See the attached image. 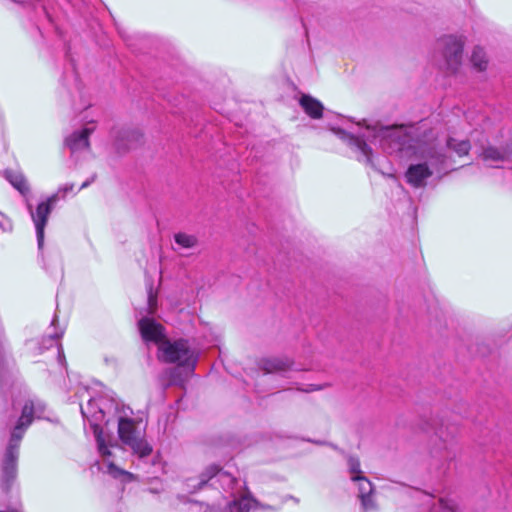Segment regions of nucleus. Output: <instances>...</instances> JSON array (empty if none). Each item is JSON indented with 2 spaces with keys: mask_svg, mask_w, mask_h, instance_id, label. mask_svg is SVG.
Returning a JSON list of instances; mask_svg holds the SVG:
<instances>
[{
  "mask_svg": "<svg viewBox=\"0 0 512 512\" xmlns=\"http://www.w3.org/2000/svg\"><path fill=\"white\" fill-rule=\"evenodd\" d=\"M84 393L89 394V390L87 387H82L76 392V396L79 398H83Z\"/></svg>",
  "mask_w": 512,
  "mask_h": 512,
  "instance_id": "29",
  "label": "nucleus"
},
{
  "mask_svg": "<svg viewBox=\"0 0 512 512\" xmlns=\"http://www.w3.org/2000/svg\"><path fill=\"white\" fill-rule=\"evenodd\" d=\"M310 388L309 389H305L304 391L305 392H310V391H315V390H318L320 389V387L316 386V385H309Z\"/></svg>",
  "mask_w": 512,
  "mask_h": 512,
  "instance_id": "31",
  "label": "nucleus"
},
{
  "mask_svg": "<svg viewBox=\"0 0 512 512\" xmlns=\"http://www.w3.org/2000/svg\"><path fill=\"white\" fill-rule=\"evenodd\" d=\"M457 428L455 426L444 425L441 423L440 427L436 430V435L441 444L439 447L432 449L431 454L433 458L452 460L455 457L454 451V438Z\"/></svg>",
  "mask_w": 512,
  "mask_h": 512,
  "instance_id": "9",
  "label": "nucleus"
},
{
  "mask_svg": "<svg viewBox=\"0 0 512 512\" xmlns=\"http://www.w3.org/2000/svg\"><path fill=\"white\" fill-rule=\"evenodd\" d=\"M65 57L67 64L65 66L63 72V85L67 87L68 92L72 94V89L75 90L80 97H82V82L79 79L78 72L76 70L75 60L71 55V46L68 43H65Z\"/></svg>",
  "mask_w": 512,
  "mask_h": 512,
  "instance_id": "12",
  "label": "nucleus"
},
{
  "mask_svg": "<svg viewBox=\"0 0 512 512\" xmlns=\"http://www.w3.org/2000/svg\"><path fill=\"white\" fill-rule=\"evenodd\" d=\"M45 411L46 405L42 400L36 397L28 399L10 432L8 443L0 460V489L5 497L9 496L17 479L20 444L25 432L35 419L46 418Z\"/></svg>",
  "mask_w": 512,
  "mask_h": 512,
  "instance_id": "3",
  "label": "nucleus"
},
{
  "mask_svg": "<svg viewBox=\"0 0 512 512\" xmlns=\"http://www.w3.org/2000/svg\"><path fill=\"white\" fill-rule=\"evenodd\" d=\"M480 156L483 161L491 163L512 161V142L506 143L501 147H495L492 145L483 147Z\"/></svg>",
  "mask_w": 512,
  "mask_h": 512,
  "instance_id": "14",
  "label": "nucleus"
},
{
  "mask_svg": "<svg viewBox=\"0 0 512 512\" xmlns=\"http://www.w3.org/2000/svg\"><path fill=\"white\" fill-rule=\"evenodd\" d=\"M447 147L453 150L458 156L467 155L471 149V145L468 140L457 141L452 137L447 139Z\"/></svg>",
  "mask_w": 512,
  "mask_h": 512,
  "instance_id": "21",
  "label": "nucleus"
},
{
  "mask_svg": "<svg viewBox=\"0 0 512 512\" xmlns=\"http://www.w3.org/2000/svg\"><path fill=\"white\" fill-rule=\"evenodd\" d=\"M74 189L73 183H67L63 186H60L55 194H58V200L60 198H65L66 194L72 192Z\"/></svg>",
  "mask_w": 512,
  "mask_h": 512,
  "instance_id": "24",
  "label": "nucleus"
},
{
  "mask_svg": "<svg viewBox=\"0 0 512 512\" xmlns=\"http://www.w3.org/2000/svg\"><path fill=\"white\" fill-rule=\"evenodd\" d=\"M440 508L444 512H456L455 505L452 501L441 498L439 500Z\"/></svg>",
  "mask_w": 512,
  "mask_h": 512,
  "instance_id": "25",
  "label": "nucleus"
},
{
  "mask_svg": "<svg viewBox=\"0 0 512 512\" xmlns=\"http://www.w3.org/2000/svg\"><path fill=\"white\" fill-rule=\"evenodd\" d=\"M174 241L180 248L190 249L197 244V238L194 235L178 232L174 235Z\"/></svg>",
  "mask_w": 512,
  "mask_h": 512,
  "instance_id": "22",
  "label": "nucleus"
},
{
  "mask_svg": "<svg viewBox=\"0 0 512 512\" xmlns=\"http://www.w3.org/2000/svg\"><path fill=\"white\" fill-rule=\"evenodd\" d=\"M94 131V127H85L80 131H74L71 135L66 137L65 145L69 148L72 154L89 148V136Z\"/></svg>",
  "mask_w": 512,
  "mask_h": 512,
  "instance_id": "15",
  "label": "nucleus"
},
{
  "mask_svg": "<svg viewBox=\"0 0 512 512\" xmlns=\"http://www.w3.org/2000/svg\"><path fill=\"white\" fill-rule=\"evenodd\" d=\"M63 335L62 329H57L55 332L43 336L39 340H30L27 342V346L29 349L33 350L35 355L42 354L45 350H48L52 347H56L57 349V356L59 362L62 364L65 361L64 352L62 349V346L60 344V338Z\"/></svg>",
  "mask_w": 512,
  "mask_h": 512,
  "instance_id": "10",
  "label": "nucleus"
},
{
  "mask_svg": "<svg viewBox=\"0 0 512 512\" xmlns=\"http://www.w3.org/2000/svg\"><path fill=\"white\" fill-rule=\"evenodd\" d=\"M471 63L478 71H484L487 67V58L483 48L476 46L471 55Z\"/></svg>",
  "mask_w": 512,
  "mask_h": 512,
  "instance_id": "20",
  "label": "nucleus"
},
{
  "mask_svg": "<svg viewBox=\"0 0 512 512\" xmlns=\"http://www.w3.org/2000/svg\"><path fill=\"white\" fill-rule=\"evenodd\" d=\"M198 352L192 349L186 339L170 340L166 339L160 343L157 357L161 362L177 364V368H171L166 371L169 375L167 385H176L181 382L179 369L184 368L189 372H194L198 362Z\"/></svg>",
  "mask_w": 512,
  "mask_h": 512,
  "instance_id": "6",
  "label": "nucleus"
},
{
  "mask_svg": "<svg viewBox=\"0 0 512 512\" xmlns=\"http://www.w3.org/2000/svg\"><path fill=\"white\" fill-rule=\"evenodd\" d=\"M0 512H22V505L17 498L7 510H0Z\"/></svg>",
  "mask_w": 512,
  "mask_h": 512,
  "instance_id": "27",
  "label": "nucleus"
},
{
  "mask_svg": "<svg viewBox=\"0 0 512 512\" xmlns=\"http://www.w3.org/2000/svg\"><path fill=\"white\" fill-rule=\"evenodd\" d=\"M290 367V363L287 360L279 358H269L262 362V368L266 373H279L284 372Z\"/></svg>",
  "mask_w": 512,
  "mask_h": 512,
  "instance_id": "19",
  "label": "nucleus"
},
{
  "mask_svg": "<svg viewBox=\"0 0 512 512\" xmlns=\"http://www.w3.org/2000/svg\"><path fill=\"white\" fill-rule=\"evenodd\" d=\"M43 10L48 18V20L54 24L55 26V29H56V32L58 33V35L63 38V32L61 30V28L59 27V24L53 19V17L51 16L50 12L48 11V7L47 6H43Z\"/></svg>",
  "mask_w": 512,
  "mask_h": 512,
  "instance_id": "26",
  "label": "nucleus"
},
{
  "mask_svg": "<svg viewBox=\"0 0 512 512\" xmlns=\"http://www.w3.org/2000/svg\"><path fill=\"white\" fill-rule=\"evenodd\" d=\"M351 479L358 482V497L361 500L363 509L365 511L373 509L375 505L371 498V494L373 492L372 483L363 475L352 476Z\"/></svg>",
  "mask_w": 512,
  "mask_h": 512,
  "instance_id": "16",
  "label": "nucleus"
},
{
  "mask_svg": "<svg viewBox=\"0 0 512 512\" xmlns=\"http://www.w3.org/2000/svg\"><path fill=\"white\" fill-rule=\"evenodd\" d=\"M119 33H120L121 37H122L124 40H127L124 34H122L120 31H119Z\"/></svg>",
  "mask_w": 512,
  "mask_h": 512,
  "instance_id": "35",
  "label": "nucleus"
},
{
  "mask_svg": "<svg viewBox=\"0 0 512 512\" xmlns=\"http://www.w3.org/2000/svg\"><path fill=\"white\" fill-rule=\"evenodd\" d=\"M299 104L304 112L313 119H320L323 115L324 107L322 103L310 95H302Z\"/></svg>",
  "mask_w": 512,
  "mask_h": 512,
  "instance_id": "17",
  "label": "nucleus"
},
{
  "mask_svg": "<svg viewBox=\"0 0 512 512\" xmlns=\"http://www.w3.org/2000/svg\"><path fill=\"white\" fill-rule=\"evenodd\" d=\"M208 486L217 490L221 489L232 497V500L228 503L229 512H249L257 504L244 481L237 479L217 465L208 466L201 473L198 480L194 478L186 480V487L191 493Z\"/></svg>",
  "mask_w": 512,
  "mask_h": 512,
  "instance_id": "4",
  "label": "nucleus"
},
{
  "mask_svg": "<svg viewBox=\"0 0 512 512\" xmlns=\"http://www.w3.org/2000/svg\"><path fill=\"white\" fill-rule=\"evenodd\" d=\"M332 131L353 150L359 161L379 172L381 169L373 158L370 144L379 145L386 154L407 160L418 151L420 146L426 144L414 139L403 128L392 126H365L358 134L347 132L342 128H333Z\"/></svg>",
  "mask_w": 512,
  "mask_h": 512,
  "instance_id": "2",
  "label": "nucleus"
},
{
  "mask_svg": "<svg viewBox=\"0 0 512 512\" xmlns=\"http://www.w3.org/2000/svg\"><path fill=\"white\" fill-rule=\"evenodd\" d=\"M203 512H219V510L214 506H206Z\"/></svg>",
  "mask_w": 512,
  "mask_h": 512,
  "instance_id": "30",
  "label": "nucleus"
},
{
  "mask_svg": "<svg viewBox=\"0 0 512 512\" xmlns=\"http://www.w3.org/2000/svg\"><path fill=\"white\" fill-rule=\"evenodd\" d=\"M348 467L351 477L362 475V471L360 469V461L357 457L350 456L348 458Z\"/></svg>",
  "mask_w": 512,
  "mask_h": 512,
  "instance_id": "23",
  "label": "nucleus"
},
{
  "mask_svg": "<svg viewBox=\"0 0 512 512\" xmlns=\"http://www.w3.org/2000/svg\"><path fill=\"white\" fill-rule=\"evenodd\" d=\"M138 328L142 339L148 343L153 342L160 346L167 339L164 327L149 317H143L138 321Z\"/></svg>",
  "mask_w": 512,
  "mask_h": 512,
  "instance_id": "13",
  "label": "nucleus"
},
{
  "mask_svg": "<svg viewBox=\"0 0 512 512\" xmlns=\"http://www.w3.org/2000/svg\"><path fill=\"white\" fill-rule=\"evenodd\" d=\"M148 300H149V304L152 305V301H153L152 295H149V299Z\"/></svg>",
  "mask_w": 512,
  "mask_h": 512,
  "instance_id": "34",
  "label": "nucleus"
},
{
  "mask_svg": "<svg viewBox=\"0 0 512 512\" xmlns=\"http://www.w3.org/2000/svg\"><path fill=\"white\" fill-rule=\"evenodd\" d=\"M111 136L118 151H127L142 143L143 135L138 129L113 128Z\"/></svg>",
  "mask_w": 512,
  "mask_h": 512,
  "instance_id": "11",
  "label": "nucleus"
},
{
  "mask_svg": "<svg viewBox=\"0 0 512 512\" xmlns=\"http://www.w3.org/2000/svg\"><path fill=\"white\" fill-rule=\"evenodd\" d=\"M57 201L58 194H52L49 197H47L46 200L38 203L36 209H33V206L30 203L29 199H26L25 201L26 208L35 226L38 251L41 255L44 246L45 227L47 225L48 218Z\"/></svg>",
  "mask_w": 512,
  "mask_h": 512,
  "instance_id": "7",
  "label": "nucleus"
},
{
  "mask_svg": "<svg viewBox=\"0 0 512 512\" xmlns=\"http://www.w3.org/2000/svg\"><path fill=\"white\" fill-rule=\"evenodd\" d=\"M96 177H97V175L93 174L89 179H87L86 181H84L82 183V185L80 186V189H85V188L89 187L96 180Z\"/></svg>",
  "mask_w": 512,
  "mask_h": 512,
  "instance_id": "28",
  "label": "nucleus"
},
{
  "mask_svg": "<svg viewBox=\"0 0 512 512\" xmlns=\"http://www.w3.org/2000/svg\"><path fill=\"white\" fill-rule=\"evenodd\" d=\"M405 172L406 182L413 188H424L433 174L441 177L446 173L448 156L444 148L426 143L411 158Z\"/></svg>",
  "mask_w": 512,
  "mask_h": 512,
  "instance_id": "5",
  "label": "nucleus"
},
{
  "mask_svg": "<svg viewBox=\"0 0 512 512\" xmlns=\"http://www.w3.org/2000/svg\"><path fill=\"white\" fill-rule=\"evenodd\" d=\"M56 322H57V317H56V316H54V317H53V319H52V321H51V325H52V326H55V323H56Z\"/></svg>",
  "mask_w": 512,
  "mask_h": 512,
  "instance_id": "33",
  "label": "nucleus"
},
{
  "mask_svg": "<svg viewBox=\"0 0 512 512\" xmlns=\"http://www.w3.org/2000/svg\"><path fill=\"white\" fill-rule=\"evenodd\" d=\"M5 178L25 198V200L29 199L30 187L22 173L13 170H6Z\"/></svg>",
  "mask_w": 512,
  "mask_h": 512,
  "instance_id": "18",
  "label": "nucleus"
},
{
  "mask_svg": "<svg viewBox=\"0 0 512 512\" xmlns=\"http://www.w3.org/2000/svg\"><path fill=\"white\" fill-rule=\"evenodd\" d=\"M80 411L84 424H89L95 437L98 452L103 458V471L115 478L126 473L119 469L112 459L113 449L119 450L118 445H108L104 437L112 421L117 422L119 439L137 459V465L150 463L153 447L146 439V426L142 420L131 417L132 409L122 403L114 392L108 391L99 397L90 396L86 405L80 404Z\"/></svg>",
  "mask_w": 512,
  "mask_h": 512,
  "instance_id": "1",
  "label": "nucleus"
},
{
  "mask_svg": "<svg viewBox=\"0 0 512 512\" xmlns=\"http://www.w3.org/2000/svg\"><path fill=\"white\" fill-rule=\"evenodd\" d=\"M177 498L179 499V501L183 503H186L188 501L187 497L184 495H178Z\"/></svg>",
  "mask_w": 512,
  "mask_h": 512,
  "instance_id": "32",
  "label": "nucleus"
},
{
  "mask_svg": "<svg viewBox=\"0 0 512 512\" xmlns=\"http://www.w3.org/2000/svg\"><path fill=\"white\" fill-rule=\"evenodd\" d=\"M436 47L441 50L447 72L456 74L462 64L464 39L460 36L445 35L437 40Z\"/></svg>",
  "mask_w": 512,
  "mask_h": 512,
  "instance_id": "8",
  "label": "nucleus"
}]
</instances>
